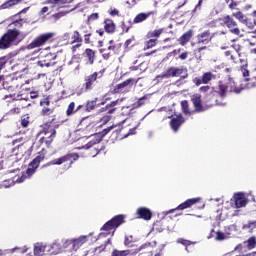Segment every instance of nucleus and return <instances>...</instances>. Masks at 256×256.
<instances>
[{
	"instance_id": "nucleus-1",
	"label": "nucleus",
	"mask_w": 256,
	"mask_h": 256,
	"mask_svg": "<svg viewBox=\"0 0 256 256\" xmlns=\"http://www.w3.org/2000/svg\"><path fill=\"white\" fill-rule=\"evenodd\" d=\"M123 223H125V216L123 215L114 216L111 220H109L102 226L101 231L103 232L99 234L98 236L99 239H103V237H107L109 235L113 237V235H115V230L118 227H121Z\"/></svg>"
},
{
	"instance_id": "nucleus-2",
	"label": "nucleus",
	"mask_w": 256,
	"mask_h": 256,
	"mask_svg": "<svg viewBox=\"0 0 256 256\" xmlns=\"http://www.w3.org/2000/svg\"><path fill=\"white\" fill-rule=\"evenodd\" d=\"M187 79V68L185 67H170L162 74L156 76V79H171V77H180Z\"/></svg>"
},
{
	"instance_id": "nucleus-3",
	"label": "nucleus",
	"mask_w": 256,
	"mask_h": 256,
	"mask_svg": "<svg viewBox=\"0 0 256 256\" xmlns=\"http://www.w3.org/2000/svg\"><path fill=\"white\" fill-rule=\"evenodd\" d=\"M21 35V32L17 29L8 30L1 38H0V49H9L14 41H17V37Z\"/></svg>"
},
{
	"instance_id": "nucleus-4",
	"label": "nucleus",
	"mask_w": 256,
	"mask_h": 256,
	"mask_svg": "<svg viewBox=\"0 0 256 256\" xmlns=\"http://www.w3.org/2000/svg\"><path fill=\"white\" fill-rule=\"evenodd\" d=\"M157 245V242H148L145 243L143 245H141L139 248L135 249V250H113L112 255L111 256H135L137 255V253H139V251H143V249H147V247H155Z\"/></svg>"
},
{
	"instance_id": "nucleus-5",
	"label": "nucleus",
	"mask_w": 256,
	"mask_h": 256,
	"mask_svg": "<svg viewBox=\"0 0 256 256\" xmlns=\"http://www.w3.org/2000/svg\"><path fill=\"white\" fill-rule=\"evenodd\" d=\"M52 37H55V33L53 32L41 34L40 36L36 37L30 44H28L26 46V49L30 51L31 49H37L38 47H43L46 41H49V39H52Z\"/></svg>"
},
{
	"instance_id": "nucleus-6",
	"label": "nucleus",
	"mask_w": 256,
	"mask_h": 256,
	"mask_svg": "<svg viewBox=\"0 0 256 256\" xmlns=\"http://www.w3.org/2000/svg\"><path fill=\"white\" fill-rule=\"evenodd\" d=\"M228 91H230V93H236L237 95H239V93H241L243 89L237 88V86L235 85L234 79H229L227 85H224V84L219 85L218 93L220 96L226 97Z\"/></svg>"
},
{
	"instance_id": "nucleus-7",
	"label": "nucleus",
	"mask_w": 256,
	"mask_h": 256,
	"mask_svg": "<svg viewBox=\"0 0 256 256\" xmlns=\"http://www.w3.org/2000/svg\"><path fill=\"white\" fill-rule=\"evenodd\" d=\"M79 159V154H68L66 156L60 157L58 159L52 160L48 163V165H63V163H67L69 161V166L73 165V161H77Z\"/></svg>"
},
{
	"instance_id": "nucleus-8",
	"label": "nucleus",
	"mask_w": 256,
	"mask_h": 256,
	"mask_svg": "<svg viewBox=\"0 0 256 256\" xmlns=\"http://www.w3.org/2000/svg\"><path fill=\"white\" fill-rule=\"evenodd\" d=\"M201 198H191L180 204L176 209H171L165 212V215H169V213H173L174 211H183L184 209H189V207H193L195 203H199Z\"/></svg>"
},
{
	"instance_id": "nucleus-9",
	"label": "nucleus",
	"mask_w": 256,
	"mask_h": 256,
	"mask_svg": "<svg viewBox=\"0 0 256 256\" xmlns=\"http://www.w3.org/2000/svg\"><path fill=\"white\" fill-rule=\"evenodd\" d=\"M247 198H245V195L243 193H237L233 196L231 199V205L236 209H241V207H245L247 205Z\"/></svg>"
},
{
	"instance_id": "nucleus-10",
	"label": "nucleus",
	"mask_w": 256,
	"mask_h": 256,
	"mask_svg": "<svg viewBox=\"0 0 256 256\" xmlns=\"http://www.w3.org/2000/svg\"><path fill=\"white\" fill-rule=\"evenodd\" d=\"M215 37V34L211 35V31L205 30L204 32L197 35L198 45H209Z\"/></svg>"
},
{
	"instance_id": "nucleus-11",
	"label": "nucleus",
	"mask_w": 256,
	"mask_h": 256,
	"mask_svg": "<svg viewBox=\"0 0 256 256\" xmlns=\"http://www.w3.org/2000/svg\"><path fill=\"white\" fill-rule=\"evenodd\" d=\"M47 253L48 255H59L60 253H63L60 240H55L53 243L48 244Z\"/></svg>"
},
{
	"instance_id": "nucleus-12",
	"label": "nucleus",
	"mask_w": 256,
	"mask_h": 256,
	"mask_svg": "<svg viewBox=\"0 0 256 256\" xmlns=\"http://www.w3.org/2000/svg\"><path fill=\"white\" fill-rule=\"evenodd\" d=\"M136 215H138V219H144V221H151L153 217V212L149 208L140 207L136 211Z\"/></svg>"
},
{
	"instance_id": "nucleus-13",
	"label": "nucleus",
	"mask_w": 256,
	"mask_h": 256,
	"mask_svg": "<svg viewBox=\"0 0 256 256\" xmlns=\"http://www.w3.org/2000/svg\"><path fill=\"white\" fill-rule=\"evenodd\" d=\"M183 123H185V118H183V116L179 114L171 119L170 127L174 133H177V131H179V127H181Z\"/></svg>"
},
{
	"instance_id": "nucleus-14",
	"label": "nucleus",
	"mask_w": 256,
	"mask_h": 256,
	"mask_svg": "<svg viewBox=\"0 0 256 256\" xmlns=\"http://www.w3.org/2000/svg\"><path fill=\"white\" fill-rule=\"evenodd\" d=\"M243 245H247V249L249 251L255 249L256 247V238L255 236L250 237L247 241H244L243 244H238L234 251H243Z\"/></svg>"
},
{
	"instance_id": "nucleus-15",
	"label": "nucleus",
	"mask_w": 256,
	"mask_h": 256,
	"mask_svg": "<svg viewBox=\"0 0 256 256\" xmlns=\"http://www.w3.org/2000/svg\"><path fill=\"white\" fill-rule=\"evenodd\" d=\"M43 158L41 156H37L30 164L28 169L26 170L27 177H31L35 171H37V168L39 167V164L41 163V160Z\"/></svg>"
},
{
	"instance_id": "nucleus-16",
	"label": "nucleus",
	"mask_w": 256,
	"mask_h": 256,
	"mask_svg": "<svg viewBox=\"0 0 256 256\" xmlns=\"http://www.w3.org/2000/svg\"><path fill=\"white\" fill-rule=\"evenodd\" d=\"M191 101L194 105L196 113H203V111H205V107H203V105L201 104V95H193Z\"/></svg>"
},
{
	"instance_id": "nucleus-17",
	"label": "nucleus",
	"mask_w": 256,
	"mask_h": 256,
	"mask_svg": "<svg viewBox=\"0 0 256 256\" xmlns=\"http://www.w3.org/2000/svg\"><path fill=\"white\" fill-rule=\"evenodd\" d=\"M47 245L43 242H37L34 244V255L35 256H43L47 253Z\"/></svg>"
},
{
	"instance_id": "nucleus-18",
	"label": "nucleus",
	"mask_w": 256,
	"mask_h": 256,
	"mask_svg": "<svg viewBox=\"0 0 256 256\" xmlns=\"http://www.w3.org/2000/svg\"><path fill=\"white\" fill-rule=\"evenodd\" d=\"M60 247L62 253H71L73 250V241L71 239H62L60 240Z\"/></svg>"
},
{
	"instance_id": "nucleus-19",
	"label": "nucleus",
	"mask_w": 256,
	"mask_h": 256,
	"mask_svg": "<svg viewBox=\"0 0 256 256\" xmlns=\"http://www.w3.org/2000/svg\"><path fill=\"white\" fill-rule=\"evenodd\" d=\"M97 75H99L97 72H94L93 74L85 77V91H89L93 89V83L97 81Z\"/></svg>"
},
{
	"instance_id": "nucleus-20",
	"label": "nucleus",
	"mask_w": 256,
	"mask_h": 256,
	"mask_svg": "<svg viewBox=\"0 0 256 256\" xmlns=\"http://www.w3.org/2000/svg\"><path fill=\"white\" fill-rule=\"evenodd\" d=\"M132 81L133 79H127L124 82L116 85L114 89L115 93H125V91H127V88L131 85Z\"/></svg>"
},
{
	"instance_id": "nucleus-21",
	"label": "nucleus",
	"mask_w": 256,
	"mask_h": 256,
	"mask_svg": "<svg viewBox=\"0 0 256 256\" xmlns=\"http://www.w3.org/2000/svg\"><path fill=\"white\" fill-rule=\"evenodd\" d=\"M220 21H222V25H226L228 29H233V27H237V22L229 15L220 18Z\"/></svg>"
},
{
	"instance_id": "nucleus-22",
	"label": "nucleus",
	"mask_w": 256,
	"mask_h": 256,
	"mask_svg": "<svg viewBox=\"0 0 256 256\" xmlns=\"http://www.w3.org/2000/svg\"><path fill=\"white\" fill-rule=\"evenodd\" d=\"M71 241H72L73 250L77 251V249H79V247L84 245V243H87V236H80L77 239H71Z\"/></svg>"
},
{
	"instance_id": "nucleus-23",
	"label": "nucleus",
	"mask_w": 256,
	"mask_h": 256,
	"mask_svg": "<svg viewBox=\"0 0 256 256\" xmlns=\"http://www.w3.org/2000/svg\"><path fill=\"white\" fill-rule=\"evenodd\" d=\"M153 15V12H147V13H139L138 15L135 16L133 23H143V21H147L149 17Z\"/></svg>"
},
{
	"instance_id": "nucleus-24",
	"label": "nucleus",
	"mask_w": 256,
	"mask_h": 256,
	"mask_svg": "<svg viewBox=\"0 0 256 256\" xmlns=\"http://www.w3.org/2000/svg\"><path fill=\"white\" fill-rule=\"evenodd\" d=\"M14 251H20V253H27V251H29V248L27 246H24L22 248L15 247L12 249H5V250L0 249V256L7 255V253H13Z\"/></svg>"
},
{
	"instance_id": "nucleus-25",
	"label": "nucleus",
	"mask_w": 256,
	"mask_h": 256,
	"mask_svg": "<svg viewBox=\"0 0 256 256\" xmlns=\"http://www.w3.org/2000/svg\"><path fill=\"white\" fill-rule=\"evenodd\" d=\"M104 30L109 34L115 33V22L111 19H106L104 21Z\"/></svg>"
},
{
	"instance_id": "nucleus-26",
	"label": "nucleus",
	"mask_w": 256,
	"mask_h": 256,
	"mask_svg": "<svg viewBox=\"0 0 256 256\" xmlns=\"http://www.w3.org/2000/svg\"><path fill=\"white\" fill-rule=\"evenodd\" d=\"M100 142H101V140L94 139V140H91L90 142H88L86 145L77 147V149H86V150L91 149V147H95V145H97Z\"/></svg>"
},
{
	"instance_id": "nucleus-27",
	"label": "nucleus",
	"mask_w": 256,
	"mask_h": 256,
	"mask_svg": "<svg viewBox=\"0 0 256 256\" xmlns=\"http://www.w3.org/2000/svg\"><path fill=\"white\" fill-rule=\"evenodd\" d=\"M233 17H235V19H238V21H240V23H243L245 25V23H247V16H245L242 12H234L232 14Z\"/></svg>"
},
{
	"instance_id": "nucleus-28",
	"label": "nucleus",
	"mask_w": 256,
	"mask_h": 256,
	"mask_svg": "<svg viewBox=\"0 0 256 256\" xmlns=\"http://www.w3.org/2000/svg\"><path fill=\"white\" fill-rule=\"evenodd\" d=\"M57 131H55V129H51L50 131L46 132L45 135L47 137L48 140H46V143L48 145H50V143L53 142V139H55V135H56Z\"/></svg>"
},
{
	"instance_id": "nucleus-29",
	"label": "nucleus",
	"mask_w": 256,
	"mask_h": 256,
	"mask_svg": "<svg viewBox=\"0 0 256 256\" xmlns=\"http://www.w3.org/2000/svg\"><path fill=\"white\" fill-rule=\"evenodd\" d=\"M86 56L89 59V63L93 65V62L95 61V52L92 49H86L85 50Z\"/></svg>"
},
{
	"instance_id": "nucleus-30",
	"label": "nucleus",
	"mask_w": 256,
	"mask_h": 256,
	"mask_svg": "<svg viewBox=\"0 0 256 256\" xmlns=\"http://www.w3.org/2000/svg\"><path fill=\"white\" fill-rule=\"evenodd\" d=\"M162 33H163V29L153 30L151 32H148L147 37L148 39H152L153 37H161Z\"/></svg>"
},
{
	"instance_id": "nucleus-31",
	"label": "nucleus",
	"mask_w": 256,
	"mask_h": 256,
	"mask_svg": "<svg viewBox=\"0 0 256 256\" xmlns=\"http://www.w3.org/2000/svg\"><path fill=\"white\" fill-rule=\"evenodd\" d=\"M193 36V32L189 30L188 32L184 33L181 37L182 43H189L191 41V37Z\"/></svg>"
},
{
	"instance_id": "nucleus-32",
	"label": "nucleus",
	"mask_w": 256,
	"mask_h": 256,
	"mask_svg": "<svg viewBox=\"0 0 256 256\" xmlns=\"http://www.w3.org/2000/svg\"><path fill=\"white\" fill-rule=\"evenodd\" d=\"M181 107L184 115H191V112L189 111V102L184 100L181 102Z\"/></svg>"
},
{
	"instance_id": "nucleus-33",
	"label": "nucleus",
	"mask_w": 256,
	"mask_h": 256,
	"mask_svg": "<svg viewBox=\"0 0 256 256\" xmlns=\"http://www.w3.org/2000/svg\"><path fill=\"white\" fill-rule=\"evenodd\" d=\"M211 79H213V74L211 72H206L202 76V83H204V85H207V83H209Z\"/></svg>"
},
{
	"instance_id": "nucleus-34",
	"label": "nucleus",
	"mask_w": 256,
	"mask_h": 256,
	"mask_svg": "<svg viewBox=\"0 0 256 256\" xmlns=\"http://www.w3.org/2000/svg\"><path fill=\"white\" fill-rule=\"evenodd\" d=\"M119 101L121 100L112 101L110 104H107L106 107L100 109L101 113L107 111V109H111V107L115 108V106L119 103Z\"/></svg>"
},
{
	"instance_id": "nucleus-35",
	"label": "nucleus",
	"mask_w": 256,
	"mask_h": 256,
	"mask_svg": "<svg viewBox=\"0 0 256 256\" xmlns=\"http://www.w3.org/2000/svg\"><path fill=\"white\" fill-rule=\"evenodd\" d=\"M97 105V100L88 101L86 104V111H93Z\"/></svg>"
},
{
	"instance_id": "nucleus-36",
	"label": "nucleus",
	"mask_w": 256,
	"mask_h": 256,
	"mask_svg": "<svg viewBox=\"0 0 256 256\" xmlns=\"http://www.w3.org/2000/svg\"><path fill=\"white\" fill-rule=\"evenodd\" d=\"M75 113V102H71L69 105H68V109L66 111V115L68 116H71L72 114Z\"/></svg>"
},
{
	"instance_id": "nucleus-37",
	"label": "nucleus",
	"mask_w": 256,
	"mask_h": 256,
	"mask_svg": "<svg viewBox=\"0 0 256 256\" xmlns=\"http://www.w3.org/2000/svg\"><path fill=\"white\" fill-rule=\"evenodd\" d=\"M72 39H73L72 43H81V41H83V39L81 38V35L77 31L74 32Z\"/></svg>"
},
{
	"instance_id": "nucleus-38",
	"label": "nucleus",
	"mask_w": 256,
	"mask_h": 256,
	"mask_svg": "<svg viewBox=\"0 0 256 256\" xmlns=\"http://www.w3.org/2000/svg\"><path fill=\"white\" fill-rule=\"evenodd\" d=\"M145 101H147V95L141 97L136 104H134V107H143V105H145Z\"/></svg>"
},
{
	"instance_id": "nucleus-39",
	"label": "nucleus",
	"mask_w": 256,
	"mask_h": 256,
	"mask_svg": "<svg viewBox=\"0 0 256 256\" xmlns=\"http://www.w3.org/2000/svg\"><path fill=\"white\" fill-rule=\"evenodd\" d=\"M155 45H157V39H150L147 44L146 47L144 48L145 50L147 49H152V47H155Z\"/></svg>"
},
{
	"instance_id": "nucleus-40",
	"label": "nucleus",
	"mask_w": 256,
	"mask_h": 256,
	"mask_svg": "<svg viewBox=\"0 0 256 256\" xmlns=\"http://www.w3.org/2000/svg\"><path fill=\"white\" fill-rule=\"evenodd\" d=\"M216 241H225L227 239V236H225V233L223 232H216Z\"/></svg>"
},
{
	"instance_id": "nucleus-41",
	"label": "nucleus",
	"mask_w": 256,
	"mask_h": 256,
	"mask_svg": "<svg viewBox=\"0 0 256 256\" xmlns=\"http://www.w3.org/2000/svg\"><path fill=\"white\" fill-rule=\"evenodd\" d=\"M256 227V221L249 222L248 224L244 225V229H249L250 231H253Z\"/></svg>"
},
{
	"instance_id": "nucleus-42",
	"label": "nucleus",
	"mask_w": 256,
	"mask_h": 256,
	"mask_svg": "<svg viewBox=\"0 0 256 256\" xmlns=\"http://www.w3.org/2000/svg\"><path fill=\"white\" fill-rule=\"evenodd\" d=\"M61 17H65V12H58L52 15V19H54V21H59Z\"/></svg>"
},
{
	"instance_id": "nucleus-43",
	"label": "nucleus",
	"mask_w": 256,
	"mask_h": 256,
	"mask_svg": "<svg viewBox=\"0 0 256 256\" xmlns=\"http://www.w3.org/2000/svg\"><path fill=\"white\" fill-rule=\"evenodd\" d=\"M131 243H133V236H126L125 237V241H124V245H126V247H129V245H131Z\"/></svg>"
},
{
	"instance_id": "nucleus-44",
	"label": "nucleus",
	"mask_w": 256,
	"mask_h": 256,
	"mask_svg": "<svg viewBox=\"0 0 256 256\" xmlns=\"http://www.w3.org/2000/svg\"><path fill=\"white\" fill-rule=\"evenodd\" d=\"M6 64H7V57L5 56L0 57V71L3 69V67H5Z\"/></svg>"
},
{
	"instance_id": "nucleus-45",
	"label": "nucleus",
	"mask_w": 256,
	"mask_h": 256,
	"mask_svg": "<svg viewBox=\"0 0 256 256\" xmlns=\"http://www.w3.org/2000/svg\"><path fill=\"white\" fill-rule=\"evenodd\" d=\"M244 25L248 26L249 29H253V27L256 26V20L254 19L252 22H250L249 20H246V23H244Z\"/></svg>"
},
{
	"instance_id": "nucleus-46",
	"label": "nucleus",
	"mask_w": 256,
	"mask_h": 256,
	"mask_svg": "<svg viewBox=\"0 0 256 256\" xmlns=\"http://www.w3.org/2000/svg\"><path fill=\"white\" fill-rule=\"evenodd\" d=\"M97 19H99V13H92V14L88 17V20H89V21H97Z\"/></svg>"
},
{
	"instance_id": "nucleus-47",
	"label": "nucleus",
	"mask_w": 256,
	"mask_h": 256,
	"mask_svg": "<svg viewBox=\"0 0 256 256\" xmlns=\"http://www.w3.org/2000/svg\"><path fill=\"white\" fill-rule=\"evenodd\" d=\"M111 129H113V126H110V127L106 128V129H104V130L100 133L101 137H105V135H107V134L111 131Z\"/></svg>"
},
{
	"instance_id": "nucleus-48",
	"label": "nucleus",
	"mask_w": 256,
	"mask_h": 256,
	"mask_svg": "<svg viewBox=\"0 0 256 256\" xmlns=\"http://www.w3.org/2000/svg\"><path fill=\"white\" fill-rule=\"evenodd\" d=\"M25 179H27V175L23 174L21 177H18L15 180V183H23V181H25Z\"/></svg>"
},
{
	"instance_id": "nucleus-49",
	"label": "nucleus",
	"mask_w": 256,
	"mask_h": 256,
	"mask_svg": "<svg viewBox=\"0 0 256 256\" xmlns=\"http://www.w3.org/2000/svg\"><path fill=\"white\" fill-rule=\"evenodd\" d=\"M230 33H232L233 35H240L241 30H239V28H230Z\"/></svg>"
},
{
	"instance_id": "nucleus-50",
	"label": "nucleus",
	"mask_w": 256,
	"mask_h": 256,
	"mask_svg": "<svg viewBox=\"0 0 256 256\" xmlns=\"http://www.w3.org/2000/svg\"><path fill=\"white\" fill-rule=\"evenodd\" d=\"M193 83H194L197 87H199V85H201V84L203 83V79H201V78H194V79H193Z\"/></svg>"
},
{
	"instance_id": "nucleus-51",
	"label": "nucleus",
	"mask_w": 256,
	"mask_h": 256,
	"mask_svg": "<svg viewBox=\"0 0 256 256\" xmlns=\"http://www.w3.org/2000/svg\"><path fill=\"white\" fill-rule=\"evenodd\" d=\"M139 125H141V123H138V125H137L136 127L130 129L129 132H128V135H135V133H137V132H136V131H137V127H138Z\"/></svg>"
},
{
	"instance_id": "nucleus-52",
	"label": "nucleus",
	"mask_w": 256,
	"mask_h": 256,
	"mask_svg": "<svg viewBox=\"0 0 256 256\" xmlns=\"http://www.w3.org/2000/svg\"><path fill=\"white\" fill-rule=\"evenodd\" d=\"M242 74H243V77L245 78V81H249V78H247L249 77V70L244 69Z\"/></svg>"
},
{
	"instance_id": "nucleus-53",
	"label": "nucleus",
	"mask_w": 256,
	"mask_h": 256,
	"mask_svg": "<svg viewBox=\"0 0 256 256\" xmlns=\"http://www.w3.org/2000/svg\"><path fill=\"white\" fill-rule=\"evenodd\" d=\"M38 67H49V63H45V61H38Z\"/></svg>"
},
{
	"instance_id": "nucleus-54",
	"label": "nucleus",
	"mask_w": 256,
	"mask_h": 256,
	"mask_svg": "<svg viewBox=\"0 0 256 256\" xmlns=\"http://www.w3.org/2000/svg\"><path fill=\"white\" fill-rule=\"evenodd\" d=\"M209 89H211V87H209V86H202V87H200V91L202 93H207V91H209Z\"/></svg>"
},
{
	"instance_id": "nucleus-55",
	"label": "nucleus",
	"mask_w": 256,
	"mask_h": 256,
	"mask_svg": "<svg viewBox=\"0 0 256 256\" xmlns=\"http://www.w3.org/2000/svg\"><path fill=\"white\" fill-rule=\"evenodd\" d=\"M48 3L57 4V3H65V0H48Z\"/></svg>"
},
{
	"instance_id": "nucleus-56",
	"label": "nucleus",
	"mask_w": 256,
	"mask_h": 256,
	"mask_svg": "<svg viewBox=\"0 0 256 256\" xmlns=\"http://www.w3.org/2000/svg\"><path fill=\"white\" fill-rule=\"evenodd\" d=\"M187 57H188L187 52H183V53L179 56V59H181V61H185V59H187Z\"/></svg>"
},
{
	"instance_id": "nucleus-57",
	"label": "nucleus",
	"mask_w": 256,
	"mask_h": 256,
	"mask_svg": "<svg viewBox=\"0 0 256 256\" xmlns=\"http://www.w3.org/2000/svg\"><path fill=\"white\" fill-rule=\"evenodd\" d=\"M12 25H14V27H21L22 24V21L21 20H16L12 23Z\"/></svg>"
},
{
	"instance_id": "nucleus-58",
	"label": "nucleus",
	"mask_w": 256,
	"mask_h": 256,
	"mask_svg": "<svg viewBox=\"0 0 256 256\" xmlns=\"http://www.w3.org/2000/svg\"><path fill=\"white\" fill-rule=\"evenodd\" d=\"M21 125H22V127H28L29 121L27 119H22L21 120Z\"/></svg>"
},
{
	"instance_id": "nucleus-59",
	"label": "nucleus",
	"mask_w": 256,
	"mask_h": 256,
	"mask_svg": "<svg viewBox=\"0 0 256 256\" xmlns=\"http://www.w3.org/2000/svg\"><path fill=\"white\" fill-rule=\"evenodd\" d=\"M47 11H49V7L44 6L41 11H40V15H45V13H47Z\"/></svg>"
},
{
	"instance_id": "nucleus-60",
	"label": "nucleus",
	"mask_w": 256,
	"mask_h": 256,
	"mask_svg": "<svg viewBox=\"0 0 256 256\" xmlns=\"http://www.w3.org/2000/svg\"><path fill=\"white\" fill-rule=\"evenodd\" d=\"M110 15H111V17H115L116 15H119V10L113 9V10L110 12Z\"/></svg>"
},
{
	"instance_id": "nucleus-61",
	"label": "nucleus",
	"mask_w": 256,
	"mask_h": 256,
	"mask_svg": "<svg viewBox=\"0 0 256 256\" xmlns=\"http://www.w3.org/2000/svg\"><path fill=\"white\" fill-rule=\"evenodd\" d=\"M177 243H181V245H189V241L183 239H178Z\"/></svg>"
},
{
	"instance_id": "nucleus-62",
	"label": "nucleus",
	"mask_w": 256,
	"mask_h": 256,
	"mask_svg": "<svg viewBox=\"0 0 256 256\" xmlns=\"http://www.w3.org/2000/svg\"><path fill=\"white\" fill-rule=\"evenodd\" d=\"M235 7H237V3L234 1H231L229 4V9H235Z\"/></svg>"
},
{
	"instance_id": "nucleus-63",
	"label": "nucleus",
	"mask_w": 256,
	"mask_h": 256,
	"mask_svg": "<svg viewBox=\"0 0 256 256\" xmlns=\"http://www.w3.org/2000/svg\"><path fill=\"white\" fill-rule=\"evenodd\" d=\"M106 111H108V113H109L110 115H112V113H115V111H117V108H112V107H110V108H108Z\"/></svg>"
},
{
	"instance_id": "nucleus-64",
	"label": "nucleus",
	"mask_w": 256,
	"mask_h": 256,
	"mask_svg": "<svg viewBox=\"0 0 256 256\" xmlns=\"http://www.w3.org/2000/svg\"><path fill=\"white\" fill-rule=\"evenodd\" d=\"M38 95H37V92H31L30 93V98L31 99H37Z\"/></svg>"
}]
</instances>
